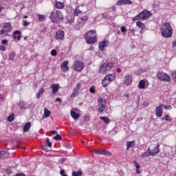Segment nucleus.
Instances as JSON below:
<instances>
[{"label":"nucleus","mask_w":176,"mask_h":176,"mask_svg":"<svg viewBox=\"0 0 176 176\" xmlns=\"http://www.w3.org/2000/svg\"><path fill=\"white\" fill-rule=\"evenodd\" d=\"M161 34L164 38H171L173 36V29L168 23H165L161 28Z\"/></svg>","instance_id":"nucleus-1"},{"label":"nucleus","mask_w":176,"mask_h":176,"mask_svg":"<svg viewBox=\"0 0 176 176\" xmlns=\"http://www.w3.org/2000/svg\"><path fill=\"white\" fill-rule=\"evenodd\" d=\"M50 19L52 23L58 24L59 21L64 19V16H63L61 11L55 10L52 12Z\"/></svg>","instance_id":"nucleus-2"},{"label":"nucleus","mask_w":176,"mask_h":176,"mask_svg":"<svg viewBox=\"0 0 176 176\" xmlns=\"http://www.w3.org/2000/svg\"><path fill=\"white\" fill-rule=\"evenodd\" d=\"M150 17H152V12H151L146 10H144L142 12H141L138 15L134 16L132 19V20H133V21H135L137 20L144 21V20H148V19H150Z\"/></svg>","instance_id":"nucleus-3"},{"label":"nucleus","mask_w":176,"mask_h":176,"mask_svg":"<svg viewBox=\"0 0 176 176\" xmlns=\"http://www.w3.org/2000/svg\"><path fill=\"white\" fill-rule=\"evenodd\" d=\"M113 67H115V64L113 63H103L100 67L99 72L105 75V74L109 72Z\"/></svg>","instance_id":"nucleus-4"},{"label":"nucleus","mask_w":176,"mask_h":176,"mask_svg":"<svg viewBox=\"0 0 176 176\" xmlns=\"http://www.w3.org/2000/svg\"><path fill=\"white\" fill-rule=\"evenodd\" d=\"M98 111L100 113H102L105 111V107H107V100L103 98H99L98 99Z\"/></svg>","instance_id":"nucleus-5"},{"label":"nucleus","mask_w":176,"mask_h":176,"mask_svg":"<svg viewBox=\"0 0 176 176\" xmlns=\"http://www.w3.org/2000/svg\"><path fill=\"white\" fill-rule=\"evenodd\" d=\"M12 25L10 23H6L3 26V29L0 30V35H5L6 36H9L8 34V32H11L12 31Z\"/></svg>","instance_id":"nucleus-6"},{"label":"nucleus","mask_w":176,"mask_h":176,"mask_svg":"<svg viewBox=\"0 0 176 176\" xmlns=\"http://www.w3.org/2000/svg\"><path fill=\"white\" fill-rule=\"evenodd\" d=\"M72 68L74 71H77V72H80L85 68V63L80 60L75 61Z\"/></svg>","instance_id":"nucleus-7"},{"label":"nucleus","mask_w":176,"mask_h":176,"mask_svg":"<svg viewBox=\"0 0 176 176\" xmlns=\"http://www.w3.org/2000/svg\"><path fill=\"white\" fill-rule=\"evenodd\" d=\"M157 77L160 79V80H163V82H170V76L164 72H159L157 74Z\"/></svg>","instance_id":"nucleus-8"},{"label":"nucleus","mask_w":176,"mask_h":176,"mask_svg":"<svg viewBox=\"0 0 176 176\" xmlns=\"http://www.w3.org/2000/svg\"><path fill=\"white\" fill-rule=\"evenodd\" d=\"M85 38H86L87 43L88 45H93V43H96L97 42V36H89V34H85L84 35Z\"/></svg>","instance_id":"nucleus-9"},{"label":"nucleus","mask_w":176,"mask_h":176,"mask_svg":"<svg viewBox=\"0 0 176 176\" xmlns=\"http://www.w3.org/2000/svg\"><path fill=\"white\" fill-rule=\"evenodd\" d=\"M163 107H164V104H161L160 106L157 107L155 109V116L157 118H162L163 115Z\"/></svg>","instance_id":"nucleus-10"},{"label":"nucleus","mask_w":176,"mask_h":176,"mask_svg":"<svg viewBox=\"0 0 176 176\" xmlns=\"http://www.w3.org/2000/svg\"><path fill=\"white\" fill-rule=\"evenodd\" d=\"M124 85L126 86H129V85H131L133 83V76H131L130 74H126L124 77V80H123Z\"/></svg>","instance_id":"nucleus-11"},{"label":"nucleus","mask_w":176,"mask_h":176,"mask_svg":"<svg viewBox=\"0 0 176 176\" xmlns=\"http://www.w3.org/2000/svg\"><path fill=\"white\" fill-rule=\"evenodd\" d=\"M78 111H79L78 109H74L70 111V115L72 118L74 119V120H78V119H79V118L80 117V115L76 113L78 112Z\"/></svg>","instance_id":"nucleus-12"},{"label":"nucleus","mask_w":176,"mask_h":176,"mask_svg":"<svg viewBox=\"0 0 176 176\" xmlns=\"http://www.w3.org/2000/svg\"><path fill=\"white\" fill-rule=\"evenodd\" d=\"M64 36H65V33L64 31L63 30H58L56 32V36L55 38L56 39H57L58 41H63V39H64Z\"/></svg>","instance_id":"nucleus-13"},{"label":"nucleus","mask_w":176,"mask_h":176,"mask_svg":"<svg viewBox=\"0 0 176 176\" xmlns=\"http://www.w3.org/2000/svg\"><path fill=\"white\" fill-rule=\"evenodd\" d=\"M108 45H109V42L108 41V40L105 39L103 41L100 42L99 44L100 50H101L102 52H104L105 47H108Z\"/></svg>","instance_id":"nucleus-14"},{"label":"nucleus","mask_w":176,"mask_h":176,"mask_svg":"<svg viewBox=\"0 0 176 176\" xmlns=\"http://www.w3.org/2000/svg\"><path fill=\"white\" fill-rule=\"evenodd\" d=\"M116 5L122 6V5H133V1L130 0H118Z\"/></svg>","instance_id":"nucleus-15"},{"label":"nucleus","mask_w":176,"mask_h":176,"mask_svg":"<svg viewBox=\"0 0 176 176\" xmlns=\"http://www.w3.org/2000/svg\"><path fill=\"white\" fill-rule=\"evenodd\" d=\"M60 69L61 71H63V72H67V71L69 69V67H68L67 60H65L64 62H63Z\"/></svg>","instance_id":"nucleus-16"},{"label":"nucleus","mask_w":176,"mask_h":176,"mask_svg":"<svg viewBox=\"0 0 176 176\" xmlns=\"http://www.w3.org/2000/svg\"><path fill=\"white\" fill-rule=\"evenodd\" d=\"M151 152V156H156V155L160 152V144H157V146Z\"/></svg>","instance_id":"nucleus-17"},{"label":"nucleus","mask_w":176,"mask_h":176,"mask_svg":"<svg viewBox=\"0 0 176 176\" xmlns=\"http://www.w3.org/2000/svg\"><path fill=\"white\" fill-rule=\"evenodd\" d=\"M13 38L14 39H17V41H20L21 39V32L20 30H16L13 32Z\"/></svg>","instance_id":"nucleus-18"},{"label":"nucleus","mask_w":176,"mask_h":176,"mask_svg":"<svg viewBox=\"0 0 176 176\" xmlns=\"http://www.w3.org/2000/svg\"><path fill=\"white\" fill-rule=\"evenodd\" d=\"M94 153L97 155H109V153H111L107 150H94Z\"/></svg>","instance_id":"nucleus-19"},{"label":"nucleus","mask_w":176,"mask_h":176,"mask_svg":"<svg viewBox=\"0 0 176 176\" xmlns=\"http://www.w3.org/2000/svg\"><path fill=\"white\" fill-rule=\"evenodd\" d=\"M51 89H52L53 94H56V92L58 91L60 89V85H58V84H54L51 85Z\"/></svg>","instance_id":"nucleus-20"},{"label":"nucleus","mask_w":176,"mask_h":176,"mask_svg":"<svg viewBox=\"0 0 176 176\" xmlns=\"http://www.w3.org/2000/svg\"><path fill=\"white\" fill-rule=\"evenodd\" d=\"M106 79H107L110 82L115 80V78H116V76L113 74H107L105 76Z\"/></svg>","instance_id":"nucleus-21"},{"label":"nucleus","mask_w":176,"mask_h":176,"mask_svg":"<svg viewBox=\"0 0 176 176\" xmlns=\"http://www.w3.org/2000/svg\"><path fill=\"white\" fill-rule=\"evenodd\" d=\"M133 164L136 168V174H141V170H140V168H141V166H140V164H138L137 161H134Z\"/></svg>","instance_id":"nucleus-22"},{"label":"nucleus","mask_w":176,"mask_h":176,"mask_svg":"<svg viewBox=\"0 0 176 176\" xmlns=\"http://www.w3.org/2000/svg\"><path fill=\"white\" fill-rule=\"evenodd\" d=\"M30 129H31V122H28L23 126V133L30 131Z\"/></svg>","instance_id":"nucleus-23"},{"label":"nucleus","mask_w":176,"mask_h":176,"mask_svg":"<svg viewBox=\"0 0 176 176\" xmlns=\"http://www.w3.org/2000/svg\"><path fill=\"white\" fill-rule=\"evenodd\" d=\"M52 112L47 109H44V114L43 116V119H46V118H49Z\"/></svg>","instance_id":"nucleus-24"},{"label":"nucleus","mask_w":176,"mask_h":176,"mask_svg":"<svg viewBox=\"0 0 176 176\" xmlns=\"http://www.w3.org/2000/svg\"><path fill=\"white\" fill-rule=\"evenodd\" d=\"M135 146V142L131 141V142H126V149L129 151L130 148H133V146Z\"/></svg>","instance_id":"nucleus-25"},{"label":"nucleus","mask_w":176,"mask_h":176,"mask_svg":"<svg viewBox=\"0 0 176 176\" xmlns=\"http://www.w3.org/2000/svg\"><path fill=\"white\" fill-rule=\"evenodd\" d=\"M147 156H152L151 148H148L146 152L142 154V157H146Z\"/></svg>","instance_id":"nucleus-26"},{"label":"nucleus","mask_w":176,"mask_h":176,"mask_svg":"<svg viewBox=\"0 0 176 176\" xmlns=\"http://www.w3.org/2000/svg\"><path fill=\"white\" fill-rule=\"evenodd\" d=\"M55 8H56V9H63L64 3L62 2L58 1L55 3Z\"/></svg>","instance_id":"nucleus-27"},{"label":"nucleus","mask_w":176,"mask_h":176,"mask_svg":"<svg viewBox=\"0 0 176 176\" xmlns=\"http://www.w3.org/2000/svg\"><path fill=\"white\" fill-rule=\"evenodd\" d=\"M44 92H45V89L43 88H41L38 92L36 95V98L39 100L41 98V96H42V94H43Z\"/></svg>","instance_id":"nucleus-28"},{"label":"nucleus","mask_w":176,"mask_h":176,"mask_svg":"<svg viewBox=\"0 0 176 176\" xmlns=\"http://www.w3.org/2000/svg\"><path fill=\"white\" fill-rule=\"evenodd\" d=\"M146 82L144 80H141L140 82H139V84H138V87L139 89H145V86H146Z\"/></svg>","instance_id":"nucleus-29"},{"label":"nucleus","mask_w":176,"mask_h":176,"mask_svg":"<svg viewBox=\"0 0 176 176\" xmlns=\"http://www.w3.org/2000/svg\"><path fill=\"white\" fill-rule=\"evenodd\" d=\"M8 155H9V153H8L5 151H0V157L1 159H5Z\"/></svg>","instance_id":"nucleus-30"},{"label":"nucleus","mask_w":176,"mask_h":176,"mask_svg":"<svg viewBox=\"0 0 176 176\" xmlns=\"http://www.w3.org/2000/svg\"><path fill=\"white\" fill-rule=\"evenodd\" d=\"M80 13H82V10L79 9V6H77L74 11V16H79Z\"/></svg>","instance_id":"nucleus-31"},{"label":"nucleus","mask_w":176,"mask_h":176,"mask_svg":"<svg viewBox=\"0 0 176 176\" xmlns=\"http://www.w3.org/2000/svg\"><path fill=\"white\" fill-rule=\"evenodd\" d=\"M136 25L137 27H140V28H141L142 30L145 29V24H144V23L141 21L136 22Z\"/></svg>","instance_id":"nucleus-32"},{"label":"nucleus","mask_w":176,"mask_h":176,"mask_svg":"<svg viewBox=\"0 0 176 176\" xmlns=\"http://www.w3.org/2000/svg\"><path fill=\"white\" fill-rule=\"evenodd\" d=\"M102 86H104V87H107V85H109V83H111V82L106 78V77H104V78L102 81Z\"/></svg>","instance_id":"nucleus-33"},{"label":"nucleus","mask_w":176,"mask_h":176,"mask_svg":"<svg viewBox=\"0 0 176 176\" xmlns=\"http://www.w3.org/2000/svg\"><path fill=\"white\" fill-rule=\"evenodd\" d=\"M16 56V53L12 52L9 54V60H10V61H13V60H14V57Z\"/></svg>","instance_id":"nucleus-34"},{"label":"nucleus","mask_w":176,"mask_h":176,"mask_svg":"<svg viewBox=\"0 0 176 176\" xmlns=\"http://www.w3.org/2000/svg\"><path fill=\"white\" fill-rule=\"evenodd\" d=\"M79 94V92L77 91H74L73 89L72 94L70 95V98H74V97H78V95Z\"/></svg>","instance_id":"nucleus-35"},{"label":"nucleus","mask_w":176,"mask_h":176,"mask_svg":"<svg viewBox=\"0 0 176 176\" xmlns=\"http://www.w3.org/2000/svg\"><path fill=\"white\" fill-rule=\"evenodd\" d=\"M82 174V172L81 170L78 171H73L72 176H81Z\"/></svg>","instance_id":"nucleus-36"},{"label":"nucleus","mask_w":176,"mask_h":176,"mask_svg":"<svg viewBox=\"0 0 176 176\" xmlns=\"http://www.w3.org/2000/svg\"><path fill=\"white\" fill-rule=\"evenodd\" d=\"M100 119H101V120H103L104 122V123H109V118H108V117H100Z\"/></svg>","instance_id":"nucleus-37"},{"label":"nucleus","mask_w":176,"mask_h":176,"mask_svg":"<svg viewBox=\"0 0 176 176\" xmlns=\"http://www.w3.org/2000/svg\"><path fill=\"white\" fill-rule=\"evenodd\" d=\"M38 21H42V20H45V15L43 14H37Z\"/></svg>","instance_id":"nucleus-38"},{"label":"nucleus","mask_w":176,"mask_h":176,"mask_svg":"<svg viewBox=\"0 0 176 176\" xmlns=\"http://www.w3.org/2000/svg\"><path fill=\"white\" fill-rule=\"evenodd\" d=\"M7 120L8 122H12V120H14V114H12L10 116H9L7 118Z\"/></svg>","instance_id":"nucleus-39"},{"label":"nucleus","mask_w":176,"mask_h":176,"mask_svg":"<svg viewBox=\"0 0 176 176\" xmlns=\"http://www.w3.org/2000/svg\"><path fill=\"white\" fill-rule=\"evenodd\" d=\"M63 138H61V136L58 134H57L56 136L54 137V140L55 141H60L62 140Z\"/></svg>","instance_id":"nucleus-40"},{"label":"nucleus","mask_w":176,"mask_h":176,"mask_svg":"<svg viewBox=\"0 0 176 176\" xmlns=\"http://www.w3.org/2000/svg\"><path fill=\"white\" fill-rule=\"evenodd\" d=\"M19 107H20L21 109H25L23 101L19 102Z\"/></svg>","instance_id":"nucleus-41"},{"label":"nucleus","mask_w":176,"mask_h":176,"mask_svg":"<svg viewBox=\"0 0 176 176\" xmlns=\"http://www.w3.org/2000/svg\"><path fill=\"white\" fill-rule=\"evenodd\" d=\"M30 24H31V23L28 22V21H25V20H23V25L24 27H28V25H30Z\"/></svg>","instance_id":"nucleus-42"},{"label":"nucleus","mask_w":176,"mask_h":176,"mask_svg":"<svg viewBox=\"0 0 176 176\" xmlns=\"http://www.w3.org/2000/svg\"><path fill=\"white\" fill-rule=\"evenodd\" d=\"M89 91L90 93H91V94H94V93H96V88L94 87V86L90 87Z\"/></svg>","instance_id":"nucleus-43"},{"label":"nucleus","mask_w":176,"mask_h":176,"mask_svg":"<svg viewBox=\"0 0 176 176\" xmlns=\"http://www.w3.org/2000/svg\"><path fill=\"white\" fill-rule=\"evenodd\" d=\"M172 79L174 82H176V72L172 73Z\"/></svg>","instance_id":"nucleus-44"},{"label":"nucleus","mask_w":176,"mask_h":176,"mask_svg":"<svg viewBox=\"0 0 176 176\" xmlns=\"http://www.w3.org/2000/svg\"><path fill=\"white\" fill-rule=\"evenodd\" d=\"M51 56H57V51H56V50H52L51 51Z\"/></svg>","instance_id":"nucleus-45"},{"label":"nucleus","mask_w":176,"mask_h":176,"mask_svg":"<svg viewBox=\"0 0 176 176\" xmlns=\"http://www.w3.org/2000/svg\"><path fill=\"white\" fill-rule=\"evenodd\" d=\"M86 34H88V36H91V35H93L94 34H96V31L95 30H89L87 33Z\"/></svg>","instance_id":"nucleus-46"},{"label":"nucleus","mask_w":176,"mask_h":176,"mask_svg":"<svg viewBox=\"0 0 176 176\" xmlns=\"http://www.w3.org/2000/svg\"><path fill=\"white\" fill-rule=\"evenodd\" d=\"M120 31H121V32H127V29L124 26H122L120 28Z\"/></svg>","instance_id":"nucleus-47"},{"label":"nucleus","mask_w":176,"mask_h":176,"mask_svg":"<svg viewBox=\"0 0 176 176\" xmlns=\"http://www.w3.org/2000/svg\"><path fill=\"white\" fill-rule=\"evenodd\" d=\"M80 21H83V23H86V21H87V16H82L80 18Z\"/></svg>","instance_id":"nucleus-48"},{"label":"nucleus","mask_w":176,"mask_h":176,"mask_svg":"<svg viewBox=\"0 0 176 176\" xmlns=\"http://www.w3.org/2000/svg\"><path fill=\"white\" fill-rule=\"evenodd\" d=\"M60 175H62V176H68V175H65V170H64V169H63V170H61L60 171Z\"/></svg>","instance_id":"nucleus-49"},{"label":"nucleus","mask_w":176,"mask_h":176,"mask_svg":"<svg viewBox=\"0 0 176 176\" xmlns=\"http://www.w3.org/2000/svg\"><path fill=\"white\" fill-rule=\"evenodd\" d=\"M162 108H163V109L164 108V109H168V110H170V109H171L173 107H171V106H170V105L166 106V105H164V107H162Z\"/></svg>","instance_id":"nucleus-50"},{"label":"nucleus","mask_w":176,"mask_h":176,"mask_svg":"<svg viewBox=\"0 0 176 176\" xmlns=\"http://www.w3.org/2000/svg\"><path fill=\"white\" fill-rule=\"evenodd\" d=\"M0 50H1V52H6V47L3 45L0 46Z\"/></svg>","instance_id":"nucleus-51"},{"label":"nucleus","mask_w":176,"mask_h":176,"mask_svg":"<svg viewBox=\"0 0 176 176\" xmlns=\"http://www.w3.org/2000/svg\"><path fill=\"white\" fill-rule=\"evenodd\" d=\"M164 118H165V120H166V121L171 120V118H170V116H168V115L165 116Z\"/></svg>","instance_id":"nucleus-52"},{"label":"nucleus","mask_w":176,"mask_h":176,"mask_svg":"<svg viewBox=\"0 0 176 176\" xmlns=\"http://www.w3.org/2000/svg\"><path fill=\"white\" fill-rule=\"evenodd\" d=\"M66 159L65 158H60L59 160L60 163H62V164L65 162Z\"/></svg>","instance_id":"nucleus-53"},{"label":"nucleus","mask_w":176,"mask_h":176,"mask_svg":"<svg viewBox=\"0 0 176 176\" xmlns=\"http://www.w3.org/2000/svg\"><path fill=\"white\" fill-rule=\"evenodd\" d=\"M1 43L3 44V45H8V40H3L2 41H1Z\"/></svg>","instance_id":"nucleus-54"},{"label":"nucleus","mask_w":176,"mask_h":176,"mask_svg":"<svg viewBox=\"0 0 176 176\" xmlns=\"http://www.w3.org/2000/svg\"><path fill=\"white\" fill-rule=\"evenodd\" d=\"M172 47H173V49H174V47H176V41H173Z\"/></svg>","instance_id":"nucleus-55"},{"label":"nucleus","mask_w":176,"mask_h":176,"mask_svg":"<svg viewBox=\"0 0 176 176\" xmlns=\"http://www.w3.org/2000/svg\"><path fill=\"white\" fill-rule=\"evenodd\" d=\"M89 120H90L89 119V116H86L85 117V122H89Z\"/></svg>","instance_id":"nucleus-56"},{"label":"nucleus","mask_w":176,"mask_h":176,"mask_svg":"<svg viewBox=\"0 0 176 176\" xmlns=\"http://www.w3.org/2000/svg\"><path fill=\"white\" fill-rule=\"evenodd\" d=\"M129 32H132L133 34L135 33V30L134 29H130Z\"/></svg>","instance_id":"nucleus-57"},{"label":"nucleus","mask_w":176,"mask_h":176,"mask_svg":"<svg viewBox=\"0 0 176 176\" xmlns=\"http://www.w3.org/2000/svg\"><path fill=\"white\" fill-rule=\"evenodd\" d=\"M117 72H118V74H120V72H122V69L121 68H118L116 69Z\"/></svg>","instance_id":"nucleus-58"},{"label":"nucleus","mask_w":176,"mask_h":176,"mask_svg":"<svg viewBox=\"0 0 176 176\" xmlns=\"http://www.w3.org/2000/svg\"><path fill=\"white\" fill-rule=\"evenodd\" d=\"M76 87L80 89V82H78Z\"/></svg>","instance_id":"nucleus-59"},{"label":"nucleus","mask_w":176,"mask_h":176,"mask_svg":"<svg viewBox=\"0 0 176 176\" xmlns=\"http://www.w3.org/2000/svg\"><path fill=\"white\" fill-rule=\"evenodd\" d=\"M15 176H25V175L23 173H19V174H16Z\"/></svg>","instance_id":"nucleus-60"},{"label":"nucleus","mask_w":176,"mask_h":176,"mask_svg":"<svg viewBox=\"0 0 176 176\" xmlns=\"http://www.w3.org/2000/svg\"><path fill=\"white\" fill-rule=\"evenodd\" d=\"M56 101H58V102H61V98H57L56 99Z\"/></svg>","instance_id":"nucleus-61"},{"label":"nucleus","mask_w":176,"mask_h":176,"mask_svg":"<svg viewBox=\"0 0 176 176\" xmlns=\"http://www.w3.org/2000/svg\"><path fill=\"white\" fill-rule=\"evenodd\" d=\"M73 90H74V91H79V89L77 87H74Z\"/></svg>","instance_id":"nucleus-62"},{"label":"nucleus","mask_w":176,"mask_h":176,"mask_svg":"<svg viewBox=\"0 0 176 176\" xmlns=\"http://www.w3.org/2000/svg\"><path fill=\"white\" fill-rule=\"evenodd\" d=\"M52 134H57V131H52Z\"/></svg>","instance_id":"nucleus-63"},{"label":"nucleus","mask_w":176,"mask_h":176,"mask_svg":"<svg viewBox=\"0 0 176 176\" xmlns=\"http://www.w3.org/2000/svg\"><path fill=\"white\" fill-rule=\"evenodd\" d=\"M47 146H49V147H51L52 146V142H48L47 143Z\"/></svg>","instance_id":"nucleus-64"}]
</instances>
